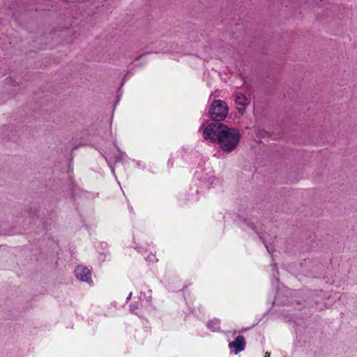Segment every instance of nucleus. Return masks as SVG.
I'll use <instances>...</instances> for the list:
<instances>
[{
    "label": "nucleus",
    "instance_id": "1",
    "mask_svg": "<svg viewBox=\"0 0 357 357\" xmlns=\"http://www.w3.org/2000/svg\"><path fill=\"white\" fill-rule=\"evenodd\" d=\"M202 135L206 140L218 143L219 148L226 153L234 151L241 139V133L237 128L219 122L209 123L203 130Z\"/></svg>",
    "mask_w": 357,
    "mask_h": 357
},
{
    "label": "nucleus",
    "instance_id": "2",
    "mask_svg": "<svg viewBox=\"0 0 357 357\" xmlns=\"http://www.w3.org/2000/svg\"><path fill=\"white\" fill-rule=\"evenodd\" d=\"M228 106L227 103L221 100H214L208 111V116L213 121L219 122L223 121L228 114Z\"/></svg>",
    "mask_w": 357,
    "mask_h": 357
},
{
    "label": "nucleus",
    "instance_id": "3",
    "mask_svg": "<svg viewBox=\"0 0 357 357\" xmlns=\"http://www.w3.org/2000/svg\"><path fill=\"white\" fill-rule=\"evenodd\" d=\"M75 274L79 280L86 282L89 284L93 283L91 270L89 268L82 265H79L75 269Z\"/></svg>",
    "mask_w": 357,
    "mask_h": 357
},
{
    "label": "nucleus",
    "instance_id": "4",
    "mask_svg": "<svg viewBox=\"0 0 357 357\" xmlns=\"http://www.w3.org/2000/svg\"><path fill=\"white\" fill-rule=\"evenodd\" d=\"M229 347L234 349L235 354L243 351L245 347V337L242 335L237 336L234 341L229 343Z\"/></svg>",
    "mask_w": 357,
    "mask_h": 357
},
{
    "label": "nucleus",
    "instance_id": "5",
    "mask_svg": "<svg viewBox=\"0 0 357 357\" xmlns=\"http://www.w3.org/2000/svg\"><path fill=\"white\" fill-rule=\"evenodd\" d=\"M235 103L236 105L242 107V108H238V109L240 113L243 114L245 107L249 104V101L245 95L238 93L236 94Z\"/></svg>",
    "mask_w": 357,
    "mask_h": 357
},
{
    "label": "nucleus",
    "instance_id": "6",
    "mask_svg": "<svg viewBox=\"0 0 357 357\" xmlns=\"http://www.w3.org/2000/svg\"><path fill=\"white\" fill-rule=\"evenodd\" d=\"M206 326L211 331H213V332L218 331L220 328V321L216 319L211 320L207 323Z\"/></svg>",
    "mask_w": 357,
    "mask_h": 357
},
{
    "label": "nucleus",
    "instance_id": "7",
    "mask_svg": "<svg viewBox=\"0 0 357 357\" xmlns=\"http://www.w3.org/2000/svg\"><path fill=\"white\" fill-rule=\"evenodd\" d=\"M131 296H132V292H130V293L129 294V295L128 296V297H127V300H130V299L131 298Z\"/></svg>",
    "mask_w": 357,
    "mask_h": 357
},
{
    "label": "nucleus",
    "instance_id": "8",
    "mask_svg": "<svg viewBox=\"0 0 357 357\" xmlns=\"http://www.w3.org/2000/svg\"><path fill=\"white\" fill-rule=\"evenodd\" d=\"M112 171L113 174H114V169L113 168L112 169Z\"/></svg>",
    "mask_w": 357,
    "mask_h": 357
},
{
    "label": "nucleus",
    "instance_id": "9",
    "mask_svg": "<svg viewBox=\"0 0 357 357\" xmlns=\"http://www.w3.org/2000/svg\"><path fill=\"white\" fill-rule=\"evenodd\" d=\"M266 248H267L268 252H270V250L268 249V248L267 246H266Z\"/></svg>",
    "mask_w": 357,
    "mask_h": 357
}]
</instances>
